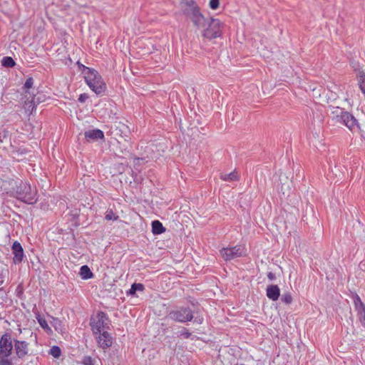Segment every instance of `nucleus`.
Here are the masks:
<instances>
[{"instance_id":"13","label":"nucleus","mask_w":365,"mask_h":365,"mask_svg":"<svg viewBox=\"0 0 365 365\" xmlns=\"http://www.w3.org/2000/svg\"><path fill=\"white\" fill-rule=\"evenodd\" d=\"M11 251L14 255L13 262L16 264L21 263L24 257V252L20 242L15 241L11 246Z\"/></svg>"},{"instance_id":"40","label":"nucleus","mask_w":365,"mask_h":365,"mask_svg":"<svg viewBox=\"0 0 365 365\" xmlns=\"http://www.w3.org/2000/svg\"><path fill=\"white\" fill-rule=\"evenodd\" d=\"M4 96V93L3 92H1L0 93V101L1 100L2 97Z\"/></svg>"},{"instance_id":"36","label":"nucleus","mask_w":365,"mask_h":365,"mask_svg":"<svg viewBox=\"0 0 365 365\" xmlns=\"http://www.w3.org/2000/svg\"><path fill=\"white\" fill-rule=\"evenodd\" d=\"M194 323L202 324L204 322V317L201 315H197L195 317L193 318Z\"/></svg>"},{"instance_id":"4","label":"nucleus","mask_w":365,"mask_h":365,"mask_svg":"<svg viewBox=\"0 0 365 365\" xmlns=\"http://www.w3.org/2000/svg\"><path fill=\"white\" fill-rule=\"evenodd\" d=\"M90 326L93 335L96 336L103 331L110 329V320L106 312L99 311L96 317L91 318Z\"/></svg>"},{"instance_id":"28","label":"nucleus","mask_w":365,"mask_h":365,"mask_svg":"<svg viewBox=\"0 0 365 365\" xmlns=\"http://www.w3.org/2000/svg\"><path fill=\"white\" fill-rule=\"evenodd\" d=\"M281 301L286 304H290L292 302V297L291 293H284L281 297Z\"/></svg>"},{"instance_id":"3","label":"nucleus","mask_w":365,"mask_h":365,"mask_svg":"<svg viewBox=\"0 0 365 365\" xmlns=\"http://www.w3.org/2000/svg\"><path fill=\"white\" fill-rule=\"evenodd\" d=\"M14 347V339L9 333H5L0 338V365H14L10 356Z\"/></svg>"},{"instance_id":"27","label":"nucleus","mask_w":365,"mask_h":365,"mask_svg":"<svg viewBox=\"0 0 365 365\" xmlns=\"http://www.w3.org/2000/svg\"><path fill=\"white\" fill-rule=\"evenodd\" d=\"M119 218L118 215H115L112 210H108L106 212L105 219L106 220L115 221Z\"/></svg>"},{"instance_id":"26","label":"nucleus","mask_w":365,"mask_h":365,"mask_svg":"<svg viewBox=\"0 0 365 365\" xmlns=\"http://www.w3.org/2000/svg\"><path fill=\"white\" fill-rule=\"evenodd\" d=\"M358 82L361 91H365V74L364 72H360L358 77Z\"/></svg>"},{"instance_id":"10","label":"nucleus","mask_w":365,"mask_h":365,"mask_svg":"<svg viewBox=\"0 0 365 365\" xmlns=\"http://www.w3.org/2000/svg\"><path fill=\"white\" fill-rule=\"evenodd\" d=\"M21 101L25 112L31 115L36 106L34 93H24L21 94Z\"/></svg>"},{"instance_id":"24","label":"nucleus","mask_w":365,"mask_h":365,"mask_svg":"<svg viewBox=\"0 0 365 365\" xmlns=\"http://www.w3.org/2000/svg\"><path fill=\"white\" fill-rule=\"evenodd\" d=\"M220 178L225 181L232 182L237 180L238 176L237 175V173L231 172L230 173L221 175Z\"/></svg>"},{"instance_id":"18","label":"nucleus","mask_w":365,"mask_h":365,"mask_svg":"<svg viewBox=\"0 0 365 365\" xmlns=\"http://www.w3.org/2000/svg\"><path fill=\"white\" fill-rule=\"evenodd\" d=\"M354 305L356 312H359L365 309V304L361 301L360 297L357 294H354L352 297Z\"/></svg>"},{"instance_id":"15","label":"nucleus","mask_w":365,"mask_h":365,"mask_svg":"<svg viewBox=\"0 0 365 365\" xmlns=\"http://www.w3.org/2000/svg\"><path fill=\"white\" fill-rule=\"evenodd\" d=\"M84 135L88 141L98 140L99 139L104 138V133L100 129H93V130H87L84 133Z\"/></svg>"},{"instance_id":"11","label":"nucleus","mask_w":365,"mask_h":365,"mask_svg":"<svg viewBox=\"0 0 365 365\" xmlns=\"http://www.w3.org/2000/svg\"><path fill=\"white\" fill-rule=\"evenodd\" d=\"M29 344L24 340L14 339V347L16 356L19 359H24L29 355Z\"/></svg>"},{"instance_id":"17","label":"nucleus","mask_w":365,"mask_h":365,"mask_svg":"<svg viewBox=\"0 0 365 365\" xmlns=\"http://www.w3.org/2000/svg\"><path fill=\"white\" fill-rule=\"evenodd\" d=\"M79 274L83 279H89L93 277V274L88 265L81 267Z\"/></svg>"},{"instance_id":"8","label":"nucleus","mask_w":365,"mask_h":365,"mask_svg":"<svg viewBox=\"0 0 365 365\" xmlns=\"http://www.w3.org/2000/svg\"><path fill=\"white\" fill-rule=\"evenodd\" d=\"M245 251L244 245H237L222 248L220 250V254L225 261H230L245 256L246 255Z\"/></svg>"},{"instance_id":"35","label":"nucleus","mask_w":365,"mask_h":365,"mask_svg":"<svg viewBox=\"0 0 365 365\" xmlns=\"http://www.w3.org/2000/svg\"><path fill=\"white\" fill-rule=\"evenodd\" d=\"M220 0H210L209 3L210 7L215 10L219 7Z\"/></svg>"},{"instance_id":"39","label":"nucleus","mask_w":365,"mask_h":365,"mask_svg":"<svg viewBox=\"0 0 365 365\" xmlns=\"http://www.w3.org/2000/svg\"><path fill=\"white\" fill-rule=\"evenodd\" d=\"M133 175H134V173H133V171H132V175L134 178V181L137 182L138 180L137 178V176H136V175L135 176Z\"/></svg>"},{"instance_id":"14","label":"nucleus","mask_w":365,"mask_h":365,"mask_svg":"<svg viewBox=\"0 0 365 365\" xmlns=\"http://www.w3.org/2000/svg\"><path fill=\"white\" fill-rule=\"evenodd\" d=\"M266 295L268 299L277 301L280 296V289L276 284L268 285L266 288Z\"/></svg>"},{"instance_id":"21","label":"nucleus","mask_w":365,"mask_h":365,"mask_svg":"<svg viewBox=\"0 0 365 365\" xmlns=\"http://www.w3.org/2000/svg\"><path fill=\"white\" fill-rule=\"evenodd\" d=\"M51 325L53 327L56 331L61 334H63L66 330L62 321L58 318H53Z\"/></svg>"},{"instance_id":"30","label":"nucleus","mask_w":365,"mask_h":365,"mask_svg":"<svg viewBox=\"0 0 365 365\" xmlns=\"http://www.w3.org/2000/svg\"><path fill=\"white\" fill-rule=\"evenodd\" d=\"M81 363L83 365H94L96 360L91 356H84L82 359Z\"/></svg>"},{"instance_id":"19","label":"nucleus","mask_w":365,"mask_h":365,"mask_svg":"<svg viewBox=\"0 0 365 365\" xmlns=\"http://www.w3.org/2000/svg\"><path fill=\"white\" fill-rule=\"evenodd\" d=\"M145 287L142 283H133L129 290L126 292L128 296H135L136 292H143Z\"/></svg>"},{"instance_id":"23","label":"nucleus","mask_w":365,"mask_h":365,"mask_svg":"<svg viewBox=\"0 0 365 365\" xmlns=\"http://www.w3.org/2000/svg\"><path fill=\"white\" fill-rule=\"evenodd\" d=\"M1 63V66L6 68H13L16 65L14 60L10 56L4 57Z\"/></svg>"},{"instance_id":"43","label":"nucleus","mask_w":365,"mask_h":365,"mask_svg":"<svg viewBox=\"0 0 365 365\" xmlns=\"http://www.w3.org/2000/svg\"><path fill=\"white\" fill-rule=\"evenodd\" d=\"M364 93L365 94V92Z\"/></svg>"},{"instance_id":"42","label":"nucleus","mask_w":365,"mask_h":365,"mask_svg":"<svg viewBox=\"0 0 365 365\" xmlns=\"http://www.w3.org/2000/svg\"><path fill=\"white\" fill-rule=\"evenodd\" d=\"M312 90V91H314L317 88H311Z\"/></svg>"},{"instance_id":"20","label":"nucleus","mask_w":365,"mask_h":365,"mask_svg":"<svg viewBox=\"0 0 365 365\" xmlns=\"http://www.w3.org/2000/svg\"><path fill=\"white\" fill-rule=\"evenodd\" d=\"M165 231V228L159 220H154L152 222V232L154 235H160Z\"/></svg>"},{"instance_id":"16","label":"nucleus","mask_w":365,"mask_h":365,"mask_svg":"<svg viewBox=\"0 0 365 365\" xmlns=\"http://www.w3.org/2000/svg\"><path fill=\"white\" fill-rule=\"evenodd\" d=\"M319 96L320 98H324L323 103H326L327 104H330V106L334 107V102L337 98L336 93H319Z\"/></svg>"},{"instance_id":"25","label":"nucleus","mask_w":365,"mask_h":365,"mask_svg":"<svg viewBox=\"0 0 365 365\" xmlns=\"http://www.w3.org/2000/svg\"><path fill=\"white\" fill-rule=\"evenodd\" d=\"M48 354L56 359H58L61 355V349L58 346L54 345L48 351Z\"/></svg>"},{"instance_id":"12","label":"nucleus","mask_w":365,"mask_h":365,"mask_svg":"<svg viewBox=\"0 0 365 365\" xmlns=\"http://www.w3.org/2000/svg\"><path fill=\"white\" fill-rule=\"evenodd\" d=\"M96 338L98 346L103 349H106L113 344V338L107 331H103L101 332V334H98Z\"/></svg>"},{"instance_id":"32","label":"nucleus","mask_w":365,"mask_h":365,"mask_svg":"<svg viewBox=\"0 0 365 365\" xmlns=\"http://www.w3.org/2000/svg\"><path fill=\"white\" fill-rule=\"evenodd\" d=\"M179 336L183 337L184 339H188L191 336V333L186 328H183L180 332Z\"/></svg>"},{"instance_id":"7","label":"nucleus","mask_w":365,"mask_h":365,"mask_svg":"<svg viewBox=\"0 0 365 365\" xmlns=\"http://www.w3.org/2000/svg\"><path fill=\"white\" fill-rule=\"evenodd\" d=\"M195 311H192L189 307H178L175 309L171 310L168 317L173 321L180 323H185L192 321Z\"/></svg>"},{"instance_id":"29","label":"nucleus","mask_w":365,"mask_h":365,"mask_svg":"<svg viewBox=\"0 0 365 365\" xmlns=\"http://www.w3.org/2000/svg\"><path fill=\"white\" fill-rule=\"evenodd\" d=\"M34 95L35 96V102L36 106L41 103H43L46 101V97L44 94V93H34Z\"/></svg>"},{"instance_id":"38","label":"nucleus","mask_w":365,"mask_h":365,"mask_svg":"<svg viewBox=\"0 0 365 365\" xmlns=\"http://www.w3.org/2000/svg\"><path fill=\"white\" fill-rule=\"evenodd\" d=\"M267 276L269 281H274L276 279V275L272 272H269Z\"/></svg>"},{"instance_id":"34","label":"nucleus","mask_w":365,"mask_h":365,"mask_svg":"<svg viewBox=\"0 0 365 365\" xmlns=\"http://www.w3.org/2000/svg\"><path fill=\"white\" fill-rule=\"evenodd\" d=\"M34 84V79L31 77H29L26 79V82L24 84V88L26 89H29L32 88Z\"/></svg>"},{"instance_id":"9","label":"nucleus","mask_w":365,"mask_h":365,"mask_svg":"<svg viewBox=\"0 0 365 365\" xmlns=\"http://www.w3.org/2000/svg\"><path fill=\"white\" fill-rule=\"evenodd\" d=\"M208 27L203 31L202 35L205 38L212 39L216 38L222 34V22L219 19H211L207 21Z\"/></svg>"},{"instance_id":"41","label":"nucleus","mask_w":365,"mask_h":365,"mask_svg":"<svg viewBox=\"0 0 365 365\" xmlns=\"http://www.w3.org/2000/svg\"><path fill=\"white\" fill-rule=\"evenodd\" d=\"M3 274H4V272L2 271L0 274V276L2 277H3Z\"/></svg>"},{"instance_id":"6","label":"nucleus","mask_w":365,"mask_h":365,"mask_svg":"<svg viewBox=\"0 0 365 365\" xmlns=\"http://www.w3.org/2000/svg\"><path fill=\"white\" fill-rule=\"evenodd\" d=\"M333 120L338 123L346 126L349 130H353L357 125V120L352 114L339 106L335 107Z\"/></svg>"},{"instance_id":"31","label":"nucleus","mask_w":365,"mask_h":365,"mask_svg":"<svg viewBox=\"0 0 365 365\" xmlns=\"http://www.w3.org/2000/svg\"><path fill=\"white\" fill-rule=\"evenodd\" d=\"M357 317L361 324L365 327V309L357 313Z\"/></svg>"},{"instance_id":"2","label":"nucleus","mask_w":365,"mask_h":365,"mask_svg":"<svg viewBox=\"0 0 365 365\" xmlns=\"http://www.w3.org/2000/svg\"><path fill=\"white\" fill-rule=\"evenodd\" d=\"M77 65L79 71L83 75L87 85L92 91H101L106 88L103 79L96 70L87 67L79 61L77 62Z\"/></svg>"},{"instance_id":"33","label":"nucleus","mask_w":365,"mask_h":365,"mask_svg":"<svg viewBox=\"0 0 365 365\" xmlns=\"http://www.w3.org/2000/svg\"><path fill=\"white\" fill-rule=\"evenodd\" d=\"M7 299V293L6 290L1 287L0 288V301L1 303H3L4 302H6Z\"/></svg>"},{"instance_id":"1","label":"nucleus","mask_w":365,"mask_h":365,"mask_svg":"<svg viewBox=\"0 0 365 365\" xmlns=\"http://www.w3.org/2000/svg\"><path fill=\"white\" fill-rule=\"evenodd\" d=\"M15 185L16 187L11 191V196L28 205L36 203L38 196L36 187H31L30 184L22 180L16 181Z\"/></svg>"},{"instance_id":"5","label":"nucleus","mask_w":365,"mask_h":365,"mask_svg":"<svg viewBox=\"0 0 365 365\" xmlns=\"http://www.w3.org/2000/svg\"><path fill=\"white\" fill-rule=\"evenodd\" d=\"M188 8L185 10V14L191 19L197 28H203L207 26V19L200 11L199 7L194 0L187 1Z\"/></svg>"},{"instance_id":"37","label":"nucleus","mask_w":365,"mask_h":365,"mask_svg":"<svg viewBox=\"0 0 365 365\" xmlns=\"http://www.w3.org/2000/svg\"><path fill=\"white\" fill-rule=\"evenodd\" d=\"M88 97L89 96L86 93H83L79 96L78 101L81 103H84L88 98Z\"/></svg>"},{"instance_id":"22","label":"nucleus","mask_w":365,"mask_h":365,"mask_svg":"<svg viewBox=\"0 0 365 365\" xmlns=\"http://www.w3.org/2000/svg\"><path fill=\"white\" fill-rule=\"evenodd\" d=\"M36 319L38 322V324H40V326L41 327V328L47 333V334H51L52 333V330L51 329V327L48 326L46 320L41 317V316H38L36 317Z\"/></svg>"}]
</instances>
